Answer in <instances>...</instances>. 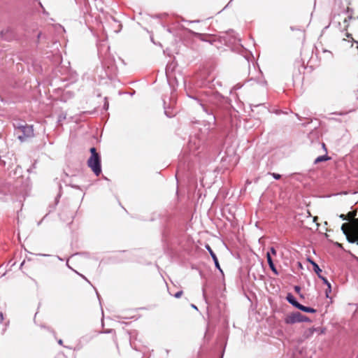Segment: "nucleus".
I'll list each match as a JSON object with an SVG mask.
<instances>
[{
  "label": "nucleus",
  "mask_w": 358,
  "mask_h": 358,
  "mask_svg": "<svg viewBox=\"0 0 358 358\" xmlns=\"http://www.w3.org/2000/svg\"><path fill=\"white\" fill-rule=\"evenodd\" d=\"M87 165L96 176H99L101 173V167L99 156H90V157L87 160Z\"/></svg>",
  "instance_id": "2"
},
{
  "label": "nucleus",
  "mask_w": 358,
  "mask_h": 358,
  "mask_svg": "<svg viewBox=\"0 0 358 358\" xmlns=\"http://www.w3.org/2000/svg\"><path fill=\"white\" fill-rule=\"evenodd\" d=\"M306 320H307L306 317L303 316V322H304V321H306Z\"/></svg>",
  "instance_id": "28"
},
{
  "label": "nucleus",
  "mask_w": 358,
  "mask_h": 358,
  "mask_svg": "<svg viewBox=\"0 0 358 358\" xmlns=\"http://www.w3.org/2000/svg\"><path fill=\"white\" fill-rule=\"evenodd\" d=\"M58 343H59V345H62V340H61V339H60V340H59V341H58Z\"/></svg>",
  "instance_id": "26"
},
{
  "label": "nucleus",
  "mask_w": 358,
  "mask_h": 358,
  "mask_svg": "<svg viewBox=\"0 0 358 358\" xmlns=\"http://www.w3.org/2000/svg\"><path fill=\"white\" fill-rule=\"evenodd\" d=\"M206 249L208 251L210 255L211 256L213 262H214V264H215V267L220 271L222 273V270L220 268V264L218 262V259L215 255V254L213 252V250L211 249V248L210 247L209 245H206L205 246Z\"/></svg>",
  "instance_id": "5"
},
{
  "label": "nucleus",
  "mask_w": 358,
  "mask_h": 358,
  "mask_svg": "<svg viewBox=\"0 0 358 358\" xmlns=\"http://www.w3.org/2000/svg\"><path fill=\"white\" fill-rule=\"evenodd\" d=\"M294 290H295V292H296L297 293H300L301 288H300V287H299V286H295V287H294Z\"/></svg>",
  "instance_id": "19"
},
{
  "label": "nucleus",
  "mask_w": 358,
  "mask_h": 358,
  "mask_svg": "<svg viewBox=\"0 0 358 358\" xmlns=\"http://www.w3.org/2000/svg\"><path fill=\"white\" fill-rule=\"evenodd\" d=\"M182 291H179V292H176L174 296L176 298H180L182 296Z\"/></svg>",
  "instance_id": "17"
},
{
  "label": "nucleus",
  "mask_w": 358,
  "mask_h": 358,
  "mask_svg": "<svg viewBox=\"0 0 358 358\" xmlns=\"http://www.w3.org/2000/svg\"><path fill=\"white\" fill-rule=\"evenodd\" d=\"M308 261L312 264V262H315L314 261L311 260L310 259H308Z\"/></svg>",
  "instance_id": "27"
},
{
  "label": "nucleus",
  "mask_w": 358,
  "mask_h": 358,
  "mask_svg": "<svg viewBox=\"0 0 358 358\" xmlns=\"http://www.w3.org/2000/svg\"><path fill=\"white\" fill-rule=\"evenodd\" d=\"M103 107H104V108H105L106 110H108V103L106 102V103H104V106H103Z\"/></svg>",
  "instance_id": "22"
},
{
  "label": "nucleus",
  "mask_w": 358,
  "mask_h": 358,
  "mask_svg": "<svg viewBox=\"0 0 358 358\" xmlns=\"http://www.w3.org/2000/svg\"><path fill=\"white\" fill-rule=\"evenodd\" d=\"M286 299L289 303L297 308H299V306L301 305L291 293L287 294Z\"/></svg>",
  "instance_id": "7"
},
{
  "label": "nucleus",
  "mask_w": 358,
  "mask_h": 358,
  "mask_svg": "<svg viewBox=\"0 0 358 358\" xmlns=\"http://www.w3.org/2000/svg\"><path fill=\"white\" fill-rule=\"evenodd\" d=\"M319 278L323 281V282L327 286L329 287L331 285L330 282L327 280L326 278L322 276V275H319Z\"/></svg>",
  "instance_id": "11"
},
{
  "label": "nucleus",
  "mask_w": 358,
  "mask_h": 358,
  "mask_svg": "<svg viewBox=\"0 0 358 358\" xmlns=\"http://www.w3.org/2000/svg\"><path fill=\"white\" fill-rule=\"evenodd\" d=\"M316 220H317V217H315L313 218V221L315 222Z\"/></svg>",
  "instance_id": "30"
},
{
  "label": "nucleus",
  "mask_w": 358,
  "mask_h": 358,
  "mask_svg": "<svg viewBox=\"0 0 358 358\" xmlns=\"http://www.w3.org/2000/svg\"><path fill=\"white\" fill-rule=\"evenodd\" d=\"M188 22H192V23L199 22V20H192V21H189Z\"/></svg>",
  "instance_id": "24"
},
{
  "label": "nucleus",
  "mask_w": 358,
  "mask_h": 358,
  "mask_svg": "<svg viewBox=\"0 0 358 358\" xmlns=\"http://www.w3.org/2000/svg\"><path fill=\"white\" fill-rule=\"evenodd\" d=\"M323 52L327 55H326L327 58H332L333 57V54L331 51L324 49V50H323Z\"/></svg>",
  "instance_id": "12"
},
{
  "label": "nucleus",
  "mask_w": 358,
  "mask_h": 358,
  "mask_svg": "<svg viewBox=\"0 0 358 358\" xmlns=\"http://www.w3.org/2000/svg\"><path fill=\"white\" fill-rule=\"evenodd\" d=\"M357 243V245H358V238H357V241L355 242Z\"/></svg>",
  "instance_id": "31"
},
{
  "label": "nucleus",
  "mask_w": 358,
  "mask_h": 358,
  "mask_svg": "<svg viewBox=\"0 0 358 358\" xmlns=\"http://www.w3.org/2000/svg\"><path fill=\"white\" fill-rule=\"evenodd\" d=\"M76 273H77L79 275H80L83 278H84L85 280H87V282H89V281L87 280V279L84 275H83L82 274L78 273V272H76Z\"/></svg>",
  "instance_id": "23"
},
{
  "label": "nucleus",
  "mask_w": 358,
  "mask_h": 358,
  "mask_svg": "<svg viewBox=\"0 0 358 358\" xmlns=\"http://www.w3.org/2000/svg\"><path fill=\"white\" fill-rule=\"evenodd\" d=\"M90 152H91V156H94V157L99 156V154L96 152L95 148H92L90 149Z\"/></svg>",
  "instance_id": "13"
},
{
  "label": "nucleus",
  "mask_w": 358,
  "mask_h": 358,
  "mask_svg": "<svg viewBox=\"0 0 358 358\" xmlns=\"http://www.w3.org/2000/svg\"><path fill=\"white\" fill-rule=\"evenodd\" d=\"M3 314L1 313H0V324L3 322Z\"/></svg>",
  "instance_id": "21"
},
{
  "label": "nucleus",
  "mask_w": 358,
  "mask_h": 358,
  "mask_svg": "<svg viewBox=\"0 0 358 358\" xmlns=\"http://www.w3.org/2000/svg\"><path fill=\"white\" fill-rule=\"evenodd\" d=\"M312 265L313 266L314 271L317 273V276L321 275L322 270L320 268L319 266L315 262H312Z\"/></svg>",
  "instance_id": "10"
},
{
  "label": "nucleus",
  "mask_w": 358,
  "mask_h": 358,
  "mask_svg": "<svg viewBox=\"0 0 358 358\" xmlns=\"http://www.w3.org/2000/svg\"><path fill=\"white\" fill-rule=\"evenodd\" d=\"M299 267H302L301 264L299 262Z\"/></svg>",
  "instance_id": "29"
},
{
  "label": "nucleus",
  "mask_w": 358,
  "mask_h": 358,
  "mask_svg": "<svg viewBox=\"0 0 358 358\" xmlns=\"http://www.w3.org/2000/svg\"><path fill=\"white\" fill-rule=\"evenodd\" d=\"M268 252H270L271 255H276V250L273 247L270 248V251Z\"/></svg>",
  "instance_id": "15"
},
{
  "label": "nucleus",
  "mask_w": 358,
  "mask_h": 358,
  "mask_svg": "<svg viewBox=\"0 0 358 358\" xmlns=\"http://www.w3.org/2000/svg\"><path fill=\"white\" fill-rule=\"evenodd\" d=\"M341 230L349 243H355L358 238V218L353 219L350 223L343 224Z\"/></svg>",
  "instance_id": "1"
},
{
  "label": "nucleus",
  "mask_w": 358,
  "mask_h": 358,
  "mask_svg": "<svg viewBox=\"0 0 358 358\" xmlns=\"http://www.w3.org/2000/svg\"><path fill=\"white\" fill-rule=\"evenodd\" d=\"M17 130L20 131L22 134V135L18 136V138L21 141H24L27 138L34 136V129L32 126H29L27 124L25 125H19L17 128Z\"/></svg>",
  "instance_id": "3"
},
{
  "label": "nucleus",
  "mask_w": 358,
  "mask_h": 358,
  "mask_svg": "<svg viewBox=\"0 0 358 358\" xmlns=\"http://www.w3.org/2000/svg\"><path fill=\"white\" fill-rule=\"evenodd\" d=\"M192 306V308H194V309H195V310H197V307H196L195 305L192 304V306Z\"/></svg>",
  "instance_id": "25"
},
{
  "label": "nucleus",
  "mask_w": 358,
  "mask_h": 358,
  "mask_svg": "<svg viewBox=\"0 0 358 358\" xmlns=\"http://www.w3.org/2000/svg\"><path fill=\"white\" fill-rule=\"evenodd\" d=\"M331 292V286L329 285V287H327V289L325 291V295L327 298H329V294Z\"/></svg>",
  "instance_id": "14"
},
{
  "label": "nucleus",
  "mask_w": 358,
  "mask_h": 358,
  "mask_svg": "<svg viewBox=\"0 0 358 358\" xmlns=\"http://www.w3.org/2000/svg\"><path fill=\"white\" fill-rule=\"evenodd\" d=\"M346 36H347L348 38H350L352 40L353 42H355V43L358 44V41L353 40V38L351 36V34H347Z\"/></svg>",
  "instance_id": "18"
},
{
  "label": "nucleus",
  "mask_w": 358,
  "mask_h": 358,
  "mask_svg": "<svg viewBox=\"0 0 358 358\" xmlns=\"http://www.w3.org/2000/svg\"><path fill=\"white\" fill-rule=\"evenodd\" d=\"M266 259H267V262H268V264L270 267V268L271 269V271L275 274V275H278V272L273 262V260L271 259V256L270 255V252H267L266 253Z\"/></svg>",
  "instance_id": "6"
},
{
  "label": "nucleus",
  "mask_w": 358,
  "mask_h": 358,
  "mask_svg": "<svg viewBox=\"0 0 358 358\" xmlns=\"http://www.w3.org/2000/svg\"><path fill=\"white\" fill-rule=\"evenodd\" d=\"M357 48H358V46H357Z\"/></svg>",
  "instance_id": "32"
},
{
  "label": "nucleus",
  "mask_w": 358,
  "mask_h": 358,
  "mask_svg": "<svg viewBox=\"0 0 358 358\" xmlns=\"http://www.w3.org/2000/svg\"><path fill=\"white\" fill-rule=\"evenodd\" d=\"M298 309H299L303 312H306V313H314L316 312V310H315L314 308H310V307L304 306L301 304L299 306Z\"/></svg>",
  "instance_id": "8"
},
{
  "label": "nucleus",
  "mask_w": 358,
  "mask_h": 358,
  "mask_svg": "<svg viewBox=\"0 0 358 358\" xmlns=\"http://www.w3.org/2000/svg\"><path fill=\"white\" fill-rule=\"evenodd\" d=\"M329 159V157H328L327 155L320 156L315 159V164H317L321 162L327 161Z\"/></svg>",
  "instance_id": "9"
},
{
  "label": "nucleus",
  "mask_w": 358,
  "mask_h": 358,
  "mask_svg": "<svg viewBox=\"0 0 358 358\" xmlns=\"http://www.w3.org/2000/svg\"><path fill=\"white\" fill-rule=\"evenodd\" d=\"M271 175H272V176H273L275 180H278V179H280V177H281V176H280V174H278V173H272Z\"/></svg>",
  "instance_id": "16"
},
{
  "label": "nucleus",
  "mask_w": 358,
  "mask_h": 358,
  "mask_svg": "<svg viewBox=\"0 0 358 358\" xmlns=\"http://www.w3.org/2000/svg\"><path fill=\"white\" fill-rule=\"evenodd\" d=\"M339 217L341 218L343 220H347L346 216L343 214L340 215Z\"/></svg>",
  "instance_id": "20"
},
{
  "label": "nucleus",
  "mask_w": 358,
  "mask_h": 358,
  "mask_svg": "<svg viewBox=\"0 0 358 358\" xmlns=\"http://www.w3.org/2000/svg\"><path fill=\"white\" fill-rule=\"evenodd\" d=\"M287 324H294L296 322H303V315L300 313H295L288 315L285 320Z\"/></svg>",
  "instance_id": "4"
}]
</instances>
